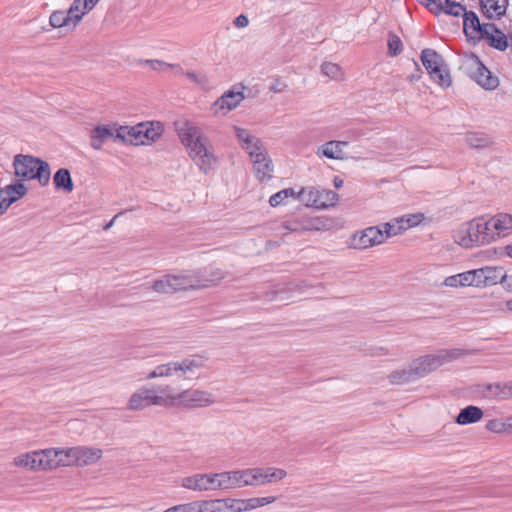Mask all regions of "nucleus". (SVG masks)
I'll return each instance as SVG.
<instances>
[{
    "instance_id": "f257e3e1",
    "label": "nucleus",
    "mask_w": 512,
    "mask_h": 512,
    "mask_svg": "<svg viewBox=\"0 0 512 512\" xmlns=\"http://www.w3.org/2000/svg\"><path fill=\"white\" fill-rule=\"evenodd\" d=\"M223 278L221 270L206 268L178 275H165L156 280L152 289L158 293H175L182 290L201 289L216 284Z\"/></svg>"
},
{
    "instance_id": "f03ea898",
    "label": "nucleus",
    "mask_w": 512,
    "mask_h": 512,
    "mask_svg": "<svg viewBox=\"0 0 512 512\" xmlns=\"http://www.w3.org/2000/svg\"><path fill=\"white\" fill-rule=\"evenodd\" d=\"M175 131L182 144L187 148L189 156L205 173L216 162L213 153L208 149V138L193 122L180 119L174 122Z\"/></svg>"
},
{
    "instance_id": "7ed1b4c3",
    "label": "nucleus",
    "mask_w": 512,
    "mask_h": 512,
    "mask_svg": "<svg viewBox=\"0 0 512 512\" xmlns=\"http://www.w3.org/2000/svg\"><path fill=\"white\" fill-rule=\"evenodd\" d=\"M469 354V351L461 348L440 349L434 354H428L414 359L411 365L418 380L444 364L454 362Z\"/></svg>"
},
{
    "instance_id": "20e7f679",
    "label": "nucleus",
    "mask_w": 512,
    "mask_h": 512,
    "mask_svg": "<svg viewBox=\"0 0 512 512\" xmlns=\"http://www.w3.org/2000/svg\"><path fill=\"white\" fill-rule=\"evenodd\" d=\"M205 366V359L201 356L184 358L181 361H171L156 366L147 376V380L158 377H171L177 375L183 379H194L198 370Z\"/></svg>"
},
{
    "instance_id": "39448f33",
    "label": "nucleus",
    "mask_w": 512,
    "mask_h": 512,
    "mask_svg": "<svg viewBox=\"0 0 512 512\" xmlns=\"http://www.w3.org/2000/svg\"><path fill=\"white\" fill-rule=\"evenodd\" d=\"M454 238L460 246L471 248L492 242L493 233L488 226L487 219L479 217L469 221L458 229Z\"/></svg>"
},
{
    "instance_id": "423d86ee",
    "label": "nucleus",
    "mask_w": 512,
    "mask_h": 512,
    "mask_svg": "<svg viewBox=\"0 0 512 512\" xmlns=\"http://www.w3.org/2000/svg\"><path fill=\"white\" fill-rule=\"evenodd\" d=\"M172 388L170 386L141 387L129 398L127 408L140 411L150 406H166L170 404Z\"/></svg>"
},
{
    "instance_id": "0eeeda50",
    "label": "nucleus",
    "mask_w": 512,
    "mask_h": 512,
    "mask_svg": "<svg viewBox=\"0 0 512 512\" xmlns=\"http://www.w3.org/2000/svg\"><path fill=\"white\" fill-rule=\"evenodd\" d=\"M15 174L26 180L37 179L44 186L50 180L49 164L39 158L18 154L13 161Z\"/></svg>"
},
{
    "instance_id": "6e6552de",
    "label": "nucleus",
    "mask_w": 512,
    "mask_h": 512,
    "mask_svg": "<svg viewBox=\"0 0 512 512\" xmlns=\"http://www.w3.org/2000/svg\"><path fill=\"white\" fill-rule=\"evenodd\" d=\"M63 450L53 448L32 451L14 458V464L30 470L53 469L59 466L62 461Z\"/></svg>"
},
{
    "instance_id": "1a4fd4ad",
    "label": "nucleus",
    "mask_w": 512,
    "mask_h": 512,
    "mask_svg": "<svg viewBox=\"0 0 512 512\" xmlns=\"http://www.w3.org/2000/svg\"><path fill=\"white\" fill-rule=\"evenodd\" d=\"M421 61L433 81L442 87L451 85V77L444 67L443 58L435 50L429 48L422 50Z\"/></svg>"
},
{
    "instance_id": "9d476101",
    "label": "nucleus",
    "mask_w": 512,
    "mask_h": 512,
    "mask_svg": "<svg viewBox=\"0 0 512 512\" xmlns=\"http://www.w3.org/2000/svg\"><path fill=\"white\" fill-rule=\"evenodd\" d=\"M170 404L183 408H203L215 403V398L210 392L199 389H187L179 394H173Z\"/></svg>"
},
{
    "instance_id": "9b49d317",
    "label": "nucleus",
    "mask_w": 512,
    "mask_h": 512,
    "mask_svg": "<svg viewBox=\"0 0 512 512\" xmlns=\"http://www.w3.org/2000/svg\"><path fill=\"white\" fill-rule=\"evenodd\" d=\"M300 194H302V202L307 207L316 209H327L339 200V195L335 191L315 187H302Z\"/></svg>"
},
{
    "instance_id": "f8f14e48",
    "label": "nucleus",
    "mask_w": 512,
    "mask_h": 512,
    "mask_svg": "<svg viewBox=\"0 0 512 512\" xmlns=\"http://www.w3.org/2000/svg\"><path fill=\"white\" fill-rule=\"evenodd\" d=\"M243 486H259L276 482L286 477L285 470L280 468H248L242 470Z\"/></svg>"
},
{
    "instance_id": "ddd939ff",
    "label": "nucleus",
    "mask_w": 512,
    "mask_h": 512,
    "mask_svg": "<svg viewBox=\"0 0 512 512\" xmlns=\"http://www.w3.org/2000/svg\"><path fill=\"white\" fill-rule=\"evenodd\" d=\"M102 457V450L90 447L66 449V466H86L97 462Z\"/></svg>"
},
{
    "instance_id": "4468645a",
    "label": "nucleus",
    "mask_w": 512,
    "mask_h": 512,
    "mask_svg": "<svg viewBox=\"0 0 512 512\" xmlns=\"http://www.w3.org/2000/svg\"><path fill=\"white\" fill-rule=\"evenodd\" d=\"M180 486L191 491L205 492L216 490L215 473H196L184 477Z\"/></svg>"
},
{
    "instance_id": "2eb2a0df",
    "label": "nucleus",
    "mask_w": 512,
    "mask_h": 512,
    "mask_svg": "<svg viewBox=\"0 0 512 512\" xmlns=\"http://www.w3.org/2000/svg\"><path fill=\"white\" fill-rule=\"evenodd\" d=\"M477 392L489 400H507L512 397V381L480 384Z\"/></svg>"
},
{
    "instance_id": "dca6fc26",
    "label": "nucleus",
    "mask_w": 512,
    "mask_h": 512,
    "mask_svg": "<svg viewBox=\"0 0 512 512\" xmlns=\"http://www.w3.org/2000/svg\"><path fill=\"white\" fill-rule=\"evenodd\" d=\"M381 227H368L360 233H356L352 239V245L356 249H366L384 242Z\"/></svg>"
},
{
    "instance_id": "f3484780",
    "label": "nucleus",
    "mask_w": 512,
    "mask_h": 512,
    "mask_svg": "<svg viewBox=\"0 0 512 512\" xmlns=\"http://www.w3.org/2000/svg\"><path fill=\"white\" fill-rule=\"evenodd\" d=\"M26 193L27 188L21 182L0 188V215H3L14 202L22 198Z\"/></svg>"
},
{
    "instance_id": "a211bd4d",
    "label": "nucleus",
    "mask_w": 512,
    "mask_h": 512,
    "mask_svg": "<svg viewBox=\"0 0 512 512\" xmlns=\"http://www.w3.org/2000/svg\"><path fill=\"white\" fill-rule=\"evenodd\" d=\"M471 60L473 62V66L475 67L471 77L483 88L487 90L495 89L499 84L498 78L492 75V73L482 64L477 56L472 55Z\"/></svg>"
},
{
    "instance_id": "6ab92c4d",
    "label": "nucleus",
    "mask_w": 512,
    "mask_h": 512,
    "mask_svg": "<svg viewBox=\"0 0 512 512\" xmlns=\"http://www.w3.org/2000/svg\"><path fill=\"white\" fill-rule=\"evenodd\" d=\"M234 131L241 147L249 154L250 158L265 150L261 140L251 134L249 130L234 127Z\"/></svg>"
},
{
    "instance_id": "aec40b11",
    "label": "nucleus",
    "mask_w": 512,
    "mask_h": 512,
    "mask_svg": "<svg viewBox=\"0 0 512 512\" xmlns=\"http://www.w3.org/2000/svg\"><path fill=\"white\" fill-rule=\"evenodd\" d=\"M196 512H235L233 498L194 501Z\"/></svg>"
},
{
    "instance_id": "412c9836",
    "label": "nucleus",
    "mask_w": 512,
    "mask_h": 512,
    "mask_svg": "<svg viewBox=\"0 0 512 512\" xmlns=\"http://www.w3.org/2000/svg\"><path fill=\"white\" fill-rule=\"evenodd\" d=\"M486 25L491 23H480L477 14L473 11H467L463 17V31L470 40H482Z\"/></svg>"
},
{
    "instance_id": "4be33fe9",
    "label": "nucleus",
    "mask_w": 512,
    "mask_h": 512,
    "mask_svg": "<svg viewBox=\"0 0 512 512\" xmlns=\"http://www.w3.org/2000/svg\"><path fill=\"white\" fill-rule=\"evenodd\" d=\"M243 99L244 96L242 92L228 91L214 102L212 110L214 114L225 115L235 109Z\"/></svg>"
},
{
    "instance_id": "5701e85b",
    "label": "nucleus",
    "mask_w": 512,
    "mask_h": 512,
    "mask_svg": "<svg viewBox=\"0 0 512 512\" xmlns=\"http://www.w3.org/2000/svg\"><path fill=\"white\" fill-rule=\"evenodd\" d=\"M428 10L436 16L445 13L454 17H464L465 13H467L465 6L454 0H433Z\"/></svg>"
},
{
    "instance_id": "b1692460",
    "label": "nucleus",
    "mask_w": 512,
    "mask_h": 512,
    "mask_svg": "<svg viewBox=\"0 0 512 512\" xmlns=\"http://www.w3.org/2000/svg\"><path fill=\"white\" fill-rule=\"evenodd\" d=\"M242 470L215 473L216 490H229L243 486Z\"/></svg>"
},
{
    "instance_id": "393cba45",
    "label": "nucleus",
    "mask_w": 512,
    "mask_h": 512,
    "mask_svg": "<svg viewBox=\"0 0 512 512\" xmlns=\"http://www.w3.org/2000/svg\"><path fill=\"white\" fill-rule=\"evenodd\" d=\"M250 159L253 163V169L256 176L260 181H267L271 179L274 167L272 160L265 150L261 153L255 154Z\"/></svg>"
},
{
    "instance_id": "a878e982",
    "label": "nucleus",
    "mask_w": 512,
    "mask_h": 512,
    "mask_svg": "<svg viewBox=\"0 0 512 512\" xmlns=\"http://www.w3.org/2000/svg\"><path fill=\"white\" fill-rule=\"evenodd\" d=\"M488 226L493 233V241L497 237L506 236L512 230V215L507 213H498L487 219Z\"/></svg>"
},
{
    "instance_id": "bb28decb",
    "label": "nucleus",
    "mask_w": 512,
    "mask_h": 512,
    "mask_svg": "<svg viewBox=\"0 0 512 512\" xmlns=\"http://www.w3.org/2000/svg\"><path fill=\"white\" fill-rule=\"evenodd\" d=\"M116 124L97 125L90 132V145L95 150H101L103 144L111 138H115Z\"/></svg>"
},
{
    "instance_id": "cd10ccee",
    "label": "nucleus",
    "mask_w": 512,
    "mask_h": 512,
    "mask_svg": "<svg viewBox=\"0 0 512 512\" xmlns=\"http://www.w3.org/2000/svg\"><path fill=\"white\" fill-rule=\"evenodd\" d=\"M90 11V9H84L83 2L81 0H74L70 5L69 9L66 10V32L73 31L77 27V25L82 21L83 17L87 15Z\"/></svg>"
},
{
    "instance_id": "c85d7f7f",
    "label": "nucleus",
    "mask_w": 512,
    "mask_h": 512,
    "mask_svg": "<svg viewBox=\"0 0 512 512\" xmlns=\"http://www.w3.org/2000/svg\"><path fill=\"white\" fill-rule=\"evenodd\" d=\"M482 39L487 40L489 45L497 50L504 51L508 48L507 36L494 23L485 26Z\"/></svg>"
},
{
    "instance_id": "c756f323",
    "label": "nucleus",
    "mask_w": 512,
    "mask_h": 512,
    "mask_svg": "<svg viewBox=\"0 0 512 512\" xmlns=\"http://www.w3.org/2000/svg\"><path fill=\"white\" fill-rule=\"evenodd\" d=\"M481 12L488 19H499L505 15L508 0H480Z\"/></svg>"
},
{
    "instance_id": "7c9ffc66",
    "label": "nucleus",
    "mask_w": 512,
    "mask_h": 512,
    "mask_svg": "<svg viewBox=\"0 0 512 512\" xmlns=\"http://www.w3.org/2000/svg\"><path fill=\"white\" fill-rule=\"evenodd\" d=\"M115 139L131 145H145L139 124L135 126H119L116 129Z\"/></svg>"
},
{
    "instance_id": "2f4dec72",
    "label": "nucleus",
    "mask_w": 512,
    "mask_h": 512,
    "mask_svg": "<svg viewBox=\"0 0 512 512\" xmlns=\"http://www.w3.org/2000/svg\"><path fill=\"white\" fill-rule=\"evenodd\" d=\"M145 145L156 141L163 133L164 127L159 121L139 123Z\"/></svg>"
},
{
    "instance_id": "473e14b6",
    "label": "nucleus",
    "mask_w": 512,
    "mask_h": 512,
    "mask_svg": "<svg viewBox=\"0 0 512 512\" xmlns=\"http://www.w3.org/2000/svg\"><path fill=\"white\" fill-rule=\"evenodd\" d=\"M389 382L393 385H405L417 381L411 363L402 369H397L388 375Z\"/></svg>"
},
{
    "instance_id": "72a5a7b5",
    "label": "nucleus",
    "mask_w": 512,
    "mask_h": 512,
    "mask_svg": "<svg viewBox=\"0 0 512 512\" xmlns=\"http://www.w3.org/2000/svg\"><path fill=\"white\" fill-rule=\"evenodd\" d=\"M483 417V411L481 408L473 405H469L460 410L456 417V422L460 425H468L476 423Z\"/></svg>"
},
{
    "instance_id": "f704fd0d",
    "label": "nucleus",
    "mask_w": 512,
    "mask_h": 512,
    "mask_svg": "<svg viewBox=\"0 0 512 512\" xmlns=\"http://www.w3.org/2000/svg\"><path fill=\"white\" fill-rule=\"evenodd\" d=\"M345 141H329L321 146L322 155L329 159H343V146H347Z\"/></svg>"
},
{
    "instance_id": "c9c22d12",
    "label": "nucleus",
    "mask_w": 512,
    "mask_h": 512,
    "mask_svg": "<svg viewBox=\"0 0 512 512\" xmlns=\"http://www.w3.org/2000/svg\"><path fill=\"white\" fill-rule=\"evenodd\" d=\"M379 226L381 227L382 234H384L383 238L385 241L389 237L401 234L403 231H405L404 217L380 224Z\"/></svg>"
},
{
    "instance_id": "e433bc0d",
    "label": "nucleus",
    "mask_w": 512,
    "mask_h": 512,
    "mask_svg": "<svg viewBox=\"0 0 512 512\" xmlns=\"http://www.w3.org/2000/svg\"><path fill=\"white\" fill-rule=\"evenodd\" d=\"M504 272L505 270L502 267H483L484 286H492L500 283V281L504 278Z\"/></svg>"
},
{
    "instance_id": "4c0bfd02",
    "label": "nucleus",
    "mask_w": 512,
    "mask_h": 512,
    "mask_svg": "<svg viewBox=\"0 0 512 512\" xmlns=\"http://www.w3.org/2000/svg\"><path fill=\"white\" fill-rule=\"evenodd\" d=\"M289 197H292L302 202V194H300V190L296 191L293 188H286L273 194L269 199V203L272 207H276L283 204L285 199Z\"/></svg>"
},
{
    "instance_id": "58836bf2",
    "label": "nucleus",
    "mask_w": 512,
    "mask_h": 512,
    "mask_svg": "<svg viewBox=\"0 0 512 512\" xmlns=\"http://www.w3.org/2000/svg\"><path fill=\"white\" fill-rule=\"evenodd\" d=\"M466 143L472 148H484L491 142L490 138L484 133H469L466 136Z\"/></svg>"
},
{
    "instance_id": "ea45409f",
    "label": "nucleus",
    "mask_w": 512,
    "mask_h": 512,
    "mask_svg": "<svg viewBox=\"0 0 512 512\" xmlns=\"http://www.w3.org/2000/svg\"><path fill=\"white\" fill-rule=\"evenodd\" d=\"M321 72L332 80H338L342 77L341 67L331 62H324L321 65Z\"/></svg>"
},
{
    "instance_id": "a19ab883",
    "label": "nucleus",
    "mask_w": 512,
    "mask_h": 512,
    "mask_svg": "<svg viewBox=\"0 0 512 512\" xmlns=\"http://www.w3.org/2000/svg\"><path fill=\"white\" fill-rule=\"evenodd\" d=\"M235 512L250 511L258 508V498L234 499Z\"/></svg>"
},
{
    "instance_id": "79ce46f5",
    "label": "nucleus",
    "mask_w": 512,
    "mask_h": 512,
    "mask_svg": "<svg viewBox=\"0 0 512 512\" xmlns=\"http://www.w3.org/2000/svg\"><path fill=\"white\" fill-rule=\"evenodd\" d=\"M402 51V42L395 34H390L388 38V52L391 56H396Z\"/></svg>"
},
{
    "instance_id": "37998d69",
    "label": "nucleus",
    "mask_w": 512,
    "mask_h": 512,
    "mask_svg": "<svg viewBox=\"0 0 512 512\" xmlns=\"http://www.w3.org/2000/svg\"><path fill=\"white\" fill-rule=\"evenodd\" d=\"M195 507V503L192 501L184 504L174 505L170 508H167L163 512H196Z\"/></svg>"
},
{
    "instance_id": "c03bdc74",
    "label": "nucleus",
    "mask_w": 512,
    "mask_h": 512,
    "mask_svg": "<svg viewBox=\"0 0 512 512\" xmlns=\"http://www.w3.org/2000/svg\"><path fill=\"white\" fill-rule=\"evenodd\" d=\"M49 23L53 28H62L64 26V12L54 11L49 18Z\"/></svg>"
},
{
    "instance_id": "a18cd8bd",
    "label": "nucleus",
    "mask_w": 512,
    "mask_h": 512,
    "mask_svg": "<svg viewBox=\"0 0 512 512\" xmlns=\"http://www.w3.org/2000/svg\"><path fill=\"white\" fill-rule=\"evenodd\" d=\"M471 271V279L473 286L480 287L484 286V273L483 267L479 269L470 270Z\"/></svg>"
},
{
    "instance_id": "49530a36",
    "label": "nucleus",
    "mask_w": 512,
    "mask_h": 512,
    "mask_svg": "<svg viewBox=\"0 0 512 512\" xmlns=\"http://www.w3.org/2000/svg\"><path fill=\"white\" fill-rule=\"evenodd\" d=\"M506 424L500 420H490L486 424V429L492 432L501 433L505 430Z\"/></svg>"
},
{
    "instance_id": "de8ad7c7",
    "label": "nucleus",
    "mask_w": 512,
    "mask_h": 512,
    "mask_svg": "<svg viewBox=\"0 0 512 512\" xmlns=\"http://www.w3.org/2000/svg\"><path fill=\"white\" fill-rule=\"evenodd\" d=\"M145 64L149 65L153 70L165 71L168 69V63L160 60H145Z\"/></svg>"
},
{
    "instance_id": "09e8293b",
    "label": "nucleus",
    "mask_w": 512,
    "mask_h": 512,
    "mask_svg": "<svg viewBox=\"0 0 512 512\" xmlns=\"http://www.w3.org/2000/svg\"><path fill=\"white\" fill-rule=\"evenodd\" d=\"M444 285L447 287H460L461 286L460 273L447 277L444 280Z\"/></svg>"
},
{
    "instance_id": "8fccbe9b",
    "label": "nucleus",
    "mask_w": 512,
    "mask_h": 512,
    "mask_svg": "<svg viewBox=\"0 0 512 512\" xmlns=\"http://www.w3.org/2000/svg\"><path fill=\"white\" fill-rule=\"evenodd\" d=\"M53 182L57 188H64V168L58 169L54 175Z\"/></svg>"
},
{
    "instance_id": "3c124183",
    "label": "nucleus",
    "mask_w": 512,
    "mask_h": 512,
    "mask_svg": "<svg viewBox=\"0 0 512 512\" xmlns=\"http://www.w3.org/2000/svg\"><path fill=\"white\" fill-rule=\"evenodd\" d=\"M233 24L237 28H245L248 26L249 20L246 15L240 14L234 19Z\"/></svg>"
},
{
    "instance_id": "603ef678",
    "label": "nucleus",
    "mask_w": 512,
    "mask_h": 512,
    "mask_svg": "<svg viewBox=\"0 0 512 512\" xmlns=\"http://www.w3.org/2000/svg\"><path fill=\"white\" fill-rule=\"evenodd\" d=\"M419 222H420V218L417 215H410L407 218L404 217L405 230H407L413 226H416Z\"/></svg>"
},
{
    "instance_id": "864d4df0",
    "label": "nucleus",
    "mask_w": 512,
    "mask_h": 512,
    "mask_svg": "<svg viewBox=\"0 0 512 512\" xmlns=\"http://www.w3.org/2000/svg\"><path fill=\"white\" fill-rule=\"evenodd\" d=\"M460 277H461V286H473L470 270L460 273Z\"/></svg>"
},
{
    "instance_id": "5fc2aeb1",
    "label": "nucleus",
    "mask_w": 512,
    "mask_h": 512,
    "mask_svg": "<svg viewBox=\"0 0 512 512\" xmlns=\"http://www.w3.org/2000/svg\"><path fill=\"white\" fill-rule=\"evenodd\" d=\"M500 283L507 291L512 292V275H507L506 272H504V278Z\"/></svg>"
},
{
    "instance_id": "6e6d98bb",
    "label": "nucleus",
    "mask_w": 512,
    "mask_h": 512,
    "mask_svg": "<svg viewBox=\"0 0 512 512\" xmlns=\"http://www.w3.org/2000/svg\"><path fill=\"white\" fill-rule=\"evenodd\" d=\"M258 498V506L262 507L268 504H271L276 501L275 496H266V497H257Z\"/></svg>"
},
{
    "instance_id": "4d7b16f0",
    "label": "nucleus",
    "mask_w": 512,
    "mask_h": 512,
    "mask_svg": "<svg viewBox=\"0 0 512 512\" xmlns=\"http://www.w3.org/2000/svg\"><path fill=\"white\" fill-rule=\"evenodd\" d=\"M81 1L83 2L84 9H90L92 11L100 0H81Z\"/></svg>"
},
{
    "instance_id": "13d9d810",
    "label": "nucleus",
    "mask_w": 512,
    "mask_h": 512,
    "mask_svg": "<svg viewBox=\"0 0 512 512\" xmlns=\"http://www.w3.org/2000/svg\"><path fill=\"white\" fill-rule=\"evenodd\" d=\"M73 190V181L70 176V172L66 169V193Z\"/></svg>"
},
{
    "instance_id": "bf43d9fd",
    "label": "nucleus",
    "mask_w": 512,
    "mask_h": 512,
    "mask_svg": "<svg viewBox=\"0 0 512 512\" xmlns=\"http://www.w3.org/2000/svg\"><path fill=\"white\" fill-rule=\"evenodd\" d=\"M284 87L285 85L283 83L277 81L270 87V90L274 93H280L283 91Z\"/></svg>"
},
{
    "instance_id": "052dcab7",
    "label": "nucleus",
    "mask_w": 512,
    "mask_h": 512,
    "mask_svg": "<svg viewBox=\"0 0 512 512\" xmlns=\"http://www.w3.org/2000/svg\"><path fill=\"white\" fill-rule=\"evenodd\" d=\"M168 68L172 69L176 75L184 74L183 69L179 64H168Z\"/></svg>"
},
{
    "instance_id": "680f3d73",
    "label": "nucleus",
    "mask_w": 512,
    "mask_h": 512,
    "mask_svg": "<svg viewBox=\"0 0 512 512\" xmlns=\"http://www.w3.org/2000/svg\"><path fill=\"white\" fill-rule=\"evenodd\" d=\"M122 214H123V212H120V213L116 214V215H115V216H114V217H113V218H112L108 223H106V224L104 225L103 230H105V231L109 230V229L114 225L115 220H116L120 215H122Z\"/></svg>"
},
{
    "instance_id": "e2e57ef3",
    "label": "nucleus",
    "mask_w": 512,
    "mask_h": 512,
    "mask_svg": "<svg viewBox=\"0 0 512 512\" xmlns=\"http://www.w3.org/2000/svg\"><path fill=\"white\" fill-rule=\"evenodd\" d=\"M185 75L190 81H192L194 83H199V79H198V76L196 75V73L187 72V73H185Z\"/></svg>"
},
{
    "instance_id": "0e129e2a",
    "label": "nucleus",
    "mask_w": 512,
    "mask_h": 512,
    "mask_svg": "<svg viewBox=\"0 0 512 512\" xmlns=\"http://www.w3.org/2000/svg\"><path fill=\"white\" fill-rule=\"evenodd\" d=\"M333 184L336 189H339L343 186L344 181L340 177L336 176L333 180Z\"/></svg>"
},
{
    "instance_id": "69168bd1",
    "label": "nucleus",
    "mask_w": 512,
    "mask_h": 512,
    "mask_svg": "<svg viewBox=\"0 0 512 512\" xmlns=\"http://www.w3.org/2000/svg\"><path fill=\"white\" fill-rule=\"evenodd\" d=\"M421 5H424L426 8H429L433 2V0H417Z\"/></svg>"
},
{
    "instance_id": "338daca9",
    "label": "nucleus",
    "mask_w": 512,
    "mask_h": 512,
    "mask_svg": "<svg viewBox=\"0 0 512 512\" xmlns=\"http://www.w3.org/2000/svg\"><path fill=\"white\" fill-rule=\"evenodd\" d=\"M507 38H508V48H510L512 51V32L508 34Z\"/></svg>"
},
{
    "instance_id": "774afa93",
    "label": "nucleus",
    "mask_w": 512,
    "mask_h": 512,
    "mask_svg": "<svg viewBox=\"0 0 512 512\" xmlns=\"http://www.w3.org/2000/svg\"><path fill=\"white\" fill-rule=\"evenodd\" d=\"M506 253L510 258H512V244L506 246Z\"/></svg>"
}]
</instances>
